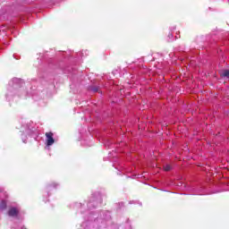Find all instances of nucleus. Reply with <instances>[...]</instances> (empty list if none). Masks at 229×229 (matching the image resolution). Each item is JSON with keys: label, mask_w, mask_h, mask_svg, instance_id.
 I'll return each mask as SVG.
<instances>
[{"label": "nucleus", "mask_w": 229, "mask_h": 229, "mask_svg": "<svg viewBox=\"0 0 229 229\" xmlns=\"http://www.w3.org/2000/svg\"><path fill=\"white\" fill-rule=\"evenodd\" d=\"M171 169H173V167L171 166V165H164V171H171Z\"/></svg>", "instance_id": "39448f33"}, {"label": "nucleus", "mask_w": 229, "mask_h": 229, "mask_svg": "<svg viewBox=\"0 0 229 229\" xmlns=\"http://www.w3.org/2000/svg\"><path fill=\"white\" fill-rule=\"evenodd\" d=\"M90 90H92V92H98L99 90L98 87H91Z\"/></svg>", "instance_id": "423d86ee"}, {"label": "nucleus", "mask_w": 229, "mask_h": 229, "mask_svg": "<svg viewBox=\"0 0 229 229\" xmlns=\"http://www.w3.org/2000/svg\"><path fill=\"white\" fill-rule=\"evenodd\" d=\"M6 207H7L6 200H2L0 202V210H6Z\"/></svg>", "instance_id": "7ed1b4c3"}, {"label": "nucleus", "mask_w": 229, "mask_h": 229, "mask_svg": "<svg viewBox=\"0 0 229 229\" xmlns=\"http://www.w3.org/2000/svg\"><path fill=\"white\" fill-rule=\"evenodd\" d=\"M47 146H53L55 144V138H53V132H46Z\"/></svg>", "instance_id": "f257e3e1"}, {"label": "nucleus", "mask_w": 229, "mask_h": 229, "mask_svg": "<svg viewBox=\"0 0 229 229\" xmlns=\"http://www.w3.org/2000/svg\"><path fill=\"white\" fill-rule=\"evenodd\" d=\"M7 214L10 217H17L19 216V209L17 208H10Z\"/></svg>", "instance_id": "f03ea898"}, {"label": "nucleus", "mask_w": 229, "mask_h": 229, "mask_svg": "<svg viewBox=\"0 0 229 229\" xmlns=\"http://www.w3.org/2000/svg\"><path fill=\"white\" fill-rule=\"evenodd\" d=\"M222 76H224V78H229V70H225L222 72Z\"/></svg>", "instance_id": "20e7f679"}]
</instances>
